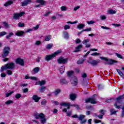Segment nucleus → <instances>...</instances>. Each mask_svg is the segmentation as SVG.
Here are the masks:
<instances>
[{"mask_svg":"<svg viewBox=\"0 0 124 124\" xmlns=\"http://www.w3.org/2000/svg\"><path fill=\"white\" fill-rule=\"evenodd\" d=\"M50 14H51V13L50 12H48L46 13V14H45L44 15V16H45L46 17H47V16H49V15Z\"/></svg>","mask_w":124,"mask_h":124,"instance_id":"obj_63","label":"nucleus"},{"mask_svg":"<svg viewBox=\"0 0 124 124\" xmlns=\"http://www.w3.org/2000/svg\"><path fill=\"white\" fill-rule=\"evenodd\" d=\"M46 102H47V101H46V100L44 99V100H42L41 105H46Z\"/></svg>","mask_w":124,"mask_h":124,"instance_id":"obj_50","label":"nucleus"},{"mask_svg":"<svg viewBox=\"0 0 124 124\" xmlns=\"http://www.w3.org/2000/svg\"><path fill=\"white\" fill-rule=\"evenodd\" d=\"M61 9L62 11H66V10H67V8L66 6H62L61 7Z\"/></svg>","mask_w":124,"mask_h":124,"instance_id":"obj_46","label":"nucleus"},{"mask_svg":"<svg viewBox=\"0 0 124 124\" xmlns=\"http://www.w3.org/2000/svg\"><path fill=\"white\" fill-rule=\"evenodd\" d=\"M100 18L101 20H106V16H101Z\"/></svg>","mask_w":124,"mask_h":124,"instance_id":"obj_55","label":"nucleus"},{"mask_svg":"<svg viewBox=\"0 0 124 124\" xmlns=\"http://www.w3.org/2000/svg\"><path fill=\"white\" fill-rule=\"evenodd\" d=\"M60 83L62 85H63V84H67V81H66V80H65V79L63 78L60 80Z\"/></svg>","mask_w":124,"mask_h":124,"instance_id":"obj_35","label":"nucleus"},{"mask_svg":"<svg viewBox=\"0 0 124 124\" xmlns=\"http://www.w3.org/2000/svg\"><path fill=\"white\" fill-rule=\"evenodd\" d=\"M113 101H114V98H110L107 100V102H108V103H110L111 102H112Z\"/></svg>","mask_w":124,"mask_h":124,"instance_id":"obj_52","label":"nucleus"},{"mask_svg":"<svg viewBox=\"0 0 124 124\" xmlns=\"http://www.w3.org/2000/svg\"><path fill=\"white\" fill-rule=\"evenodd\" d=\"M85 27V24H78L77 26V29H78L79 30L83 29Z\"/></svg>","mask_w":124,"mask_h":124,"instance_id":"obj_33","label":"nucleus"},{"mask_svg":"<svg viewBox=\"0 0 124 124\" xmlns=\"http://www.w3.org/2000/svg\"><path fill=\"white\" fill-rule=\"evenodd\" d=\"M71 83L73 86H77V84H78V79H77V77H74L71 78Z\"/></svg>","mask_w":124,"mask_h":124,"instance_id":"obj_10","label":"nucleus"},{"mask_svg":"<svg viewBox=\"0 0 124 124\" xmlns=\"http://www.w3.org/2000/svg\"><path fill=\"white\" fill-rule=\"evenodd\" d=\"M18 26L19 28H24V27H25V24L19 22Z\"/></svg>","mask_w":124,"mask_h":124,"instance_id":"obj_48","label":"nucleus"},{"mask_svg":"<svg viewBox=\"0 0 124 124\" xmlns=\"http://www.w3.org/2000/svg\"><path fill=\"white\" fill-rule=\"evenodd\" d=\"M124 99V94L117 97L116 99V103H122L123 100Z\"/></svg>","mask_w":124,"mask_h":124,"instance_id":"obj_13","label":"nucleus"},{"mask_svg":"<svg viewBox=\"0 0 124 124\" xmlns=\"http://www.w3.org/2000/svg\"><path fill=\"white\" fill-rule=\"evenodd\" d=\"M83 48V46L82 45H79L78 46L76 47V50L73 51L74 53H77L80 52V49Z\"/></svg>","mask_w":124,"mask_h":124,"instance_id":"obj_18","label":"nucleus"},{"mask_svg":"<svg viewBox=\"0 0 124 124\" xmlns=\"http://www.w3.org/2000/svg\"><path fill=\"white\" fill-rule=\"evenodd\" d=\"M60 93H61V90L60 89H58V90H56L54 91V96H57V95Z\"/></svg>","mask_w":124,"mask_h":124,"instance_id":"obj_37","label":"nucleus"},{"mask_svg":"<svg viewBox=\"0 0 124 124\" xmlns=\"http://www.w3.org/2000/svg\"><path fill=\"white\" fill-rule=\"evenodd\" d=\"M13 103V101L11 100H9L7 101L5 103V104H6V105H9Z\"/></svg>","mask_w":124,"mask_h":124,"instance_id":"obj_42","label":"nucleus"},{"mask_svg":"<svg viewBox=\"0 0 124 124\" xmlns=\"http://www.w3.org/2000/svg\"><path fill=\"white\" fill-rule=\"evenodd\" d=\"M110 112L111 113L110 116H112V115H116V113L118 112V110H115L114 108H111L110 110Z\"/></svg>","mask_w":124,"mask_h":124,"instance_id":"obj_32","label":"nucleus"},{"mask_svg":"<svg viewBox=\"0 0 124 124\" xmlns=\"http://www.w3.org/2000/svg\"><path fill=\"white\" fill-rule=\"evenodd\" d=\"M86 116L84 115H80L78 116V120L79 121H80V124H86V123H87V119H84V118H85Z\"/></svg>","mask_w":124,"mask_h":124,"instance_id":"obj_11","label":"nucleus"},{"mask_svg":"<svg viewBox=\"0 0 124 124\" xmlns=\"http://www.w3.org/2000/svg\"><path fill=\"white\" fill-rule=\"evenodd\" d=\"M15 62L17 64H20V65H21V66H24L25 65V61H24V59H21L20 58H17Z\"/></svg>","mask_w":124,"mask_h":124,"instance_id":"obj_9","label":"nucleus"},{"mask_svg":"<svg viewBox=\"0 0 124 124\" xmlns=\"http://www.w3.org/2000/svg\"><path fill=\"white\" fill-rule=\"evenodd\" d=\"M95 95L96 96V94H94L92 97H89L87 99H86V103H89V102H90L91 104H96V103H97V102H96V100L94 98V96H95Z\"/></svg>","mask_w":124,"mask_h":124,"instance_id":"obj_6","label":"nucleus"},{"mask_svg":"<svg viewBox=\"0 0 124 124\" xmlns=\"http://www.w3.org/2000/svg\"><path fill=\"white\" fill-rule=\"evenodd\" d=\"M62 52V49H59L50 55H46L45 57V61H46V62H49L50 60H52V59L55 58V56H57V55H59V54H61Z\"/></svg>","mask_w":124,"mask_h":124,"instance_id":"obj_4","label":"nucleus"},{"mask_svg":"<svg viewBox=\"0 0 124 124\" xmlns=\"http://www.w3.org/2000/svg\"><path fill=\"white\" fill-rule=\"evenodd\" d=\"M69 29H70V26H69V25H65L64 26V30H69Z\"/></svg>","mask_w":124,"mask_h":124,"instance_id":"obj_54","label":"nucleus"},{"mask_svg":"<svg viewBox=\"0 0 124 124\" xmlns=\"http://www.w3.org/2000/svg\"><path fill=\"white\" fill-rule=\"evenodd\" d=\"M25 33V32L22 31H17L16 33V35L17 36H23V34Z\"/></svg>","mask_w":124,"mask_h":124,"instance_id":"obj_20","label":"nucleus"},{"mask_svg":"<svg viewBox=\"0 0 124 124\" xmlns=\"http://www.w3.org/2000/svg\"><path fill=\"white\" fill-rule=\"evenodd\" d=\"M58 63H60L61 64H65V63H67V62H68V58H65L60 57L59 59L57 60Z\"/></svg>","mask_w":124,"mask_h":124,"instance_id":"obj_7","label":"nucleus"},{"mask_svg":"<svg viewBox=\"0 0 124 124\" xmlns=\"http://www.w3.org/2000/svg\"><path fill=\"white\" fill-rule=\"evenodd\" d=\"M114 106L115 108H117V109H120V108H121V107L120 106H118L117 103L114 104Z\"/></svg>","mask_w":124,"mask_h":124,"instance_id":"obj_56","label":"nucleus"},{"mask_svg":"<svg viewBox=\"0 0 124 124\" xmlns=\"http://www.w3.org/2000/svg\"><path fill=\"white\" fill-rule=\"evenodd\" d=\"M41 99V97H38L37 95H34L32 96V99L33 100H34L35 102H38L39 100Z\"/></svg>","mask_w":124,"mask_h":124,"instance_id":"obj_19","label":"nucleus"},{"mask_svg":"<svg viewBox=\"0 0 124 124\" xmlns=\"http://www.w3.org/2000/svg\"><path fill=\"white\" fill-rule=\"evenodd\" d=\"M10 53V47L9 46H5L3 49V52L2 53V58H3V62H7L9 60V58H6V57L9 55Z\"/></svg>","mask_w":124,"mask_h":124,"instance_id":"obj_1","label":"nucleus"},{"mask_svg":"<svg viewBox=\"0 0 124 124\" xmlns=\"http://www.w3.org/2000/svg\"><path fill=\"white\" fill-rule=\"evenodd\" d=\"M14 68H15V64L13 62H10L2 66L0 71L3 72L5 69H14Z\"/></svg>","mask_w":124,"mask_h":124,"instance_id":"obj_3","label":"nucleus"},{"mask_svg":"<svg viewBox=\"0 0 124 124\" xmlns=\"http://www.w3.org/2000/svg\"><path fill=\"white\" fill-rule=\"evenodd\" d=\"M75 42L76 44H79V43H81V40L80 39H77Z\"/></svg>","mask_w":124,"mask_h":124,"instance_id":"obj_51","label":"nucleus"},{"mask_svg":"<svg viewBox=\"0 0 124 124\" xmlns=\"http://www.w3.org/2000/svg\"><path fill=\"white\" fill-rule=\"evenodd\" d=\"M7 74H8V75H12V72L11 70H7Z\"/></svg>","mask_w":124,"mask_h":124,"instance_id":"obj_61","label":"nucleus"},{"mask_svg":"<svg viewBox=\"0 0 124 124\" xmlns=\"http://www.w3.org/2000/svg\"><path fill=\"white\" fill-rule=\"evenodd\" d=\"M20 97H22V94H20V93H17L15 95V98L16 99H19V98H20Z\"/></svg>","mask_w":124,"mask_h":124,"instance_id":"obj_44","label":"nucleus"},{"mask_svg":"<svg viewBox=\"0 0 124 124\" xmlns=\"http://www.w3.org/2000/svg\"><path fill=\"white\" fill-rule=\"evenodd\" d=\"M99 112L101 114L98 115L97 117L100 119H103V116L105 115V112H106V110H105L104 109H100Z\"/></svg>","mask_w":124,"mask_h":124,"instance_id":"obj_14","label":"nucleus"},{"mask_svg":"<svg viewBox=\"0 0 124 124\" xmlns=\"http://www.w3.org/2000/svg\"><path fill=\"white\" fill-rule=\"evenodd\" d=\"M116 70L120 76L123 78V79H124V73L121 71V70L119 69H116Z\"/></svg>","mask_w":124,"mask_h":124,"instance_id":"obj_25","label":"nucleus"},{"mask_svg":"<svg viewBox=\"0 0 124 124\" xmlns=\"http://www.w3.org/2000/svg\"><path fill=\"white\" fill-rule=\"evenodd\" d=\"M36 2H38V3H41V4L36 5L35 6V7H39L41 5H44L45 4V1L43 0H37L36 1Z\"/></svg>","mask_w":124,"mask_h":124,"instance_id":"obj_17","label":"nucleus"},{"mask_svg":"<svg viewBox=\"0 0 124 124\" xmlns=\"http://www.w3.org/2000/svg\"><path fill=\"white\" fill-rule=\"evenodd\" d=\"M65 69V67L64 66V65H63L61 67V68H60V71L61 74H62V73H64Z\"/></svg>","mask_w":124,"mask_h":124,"instance_id":"obj_30","label":"nucleus"},{"mask_svg":"<svg viewBox=\"0 0 124 124\" xmlns=\"http://www.w3.org/2000/svg\"><path fill=\"white\" fill-rule=\"evenodd\" d=\"M3 25L5 29H8V28H9V25H8V23H7L6 22H3Z\"/></svg>","mask_w":124,"mask_h":124,"instance_id":"obj_40","label":"nucleus"},{"mask_svg":"<svg viewBox=\"0 0 124 124\" xmlns=\"http://www.w3.org/2000/svg\"><path fill=\"white\" fill-rule=\"evenodd\" d=\"M31 2V0H25L23 2H21L20 4L21 6H27L28 4H30Z\"/></svg>","mask_w":124,"mask_h":124,"instance_id":"obj_15","label":"nucleus"},{"mask_svg":"<svg viewBox=\"0 0 124 124\" xmlns=\"http://www.w3.org/2000/svg\"><path fill=\"white\" fill-rule=\"evenodd\" d=\"M46 90V87L42 86L39 90L40 93H44Z\"/></svg>","mask_w":124,"mask_h":124,"instance_id":"obj_36","label":"nucleus"},{"mask_svg":"<svg viewBox=\"0 0 124 124\" xmlns=\"http://www.w3.org/2000/svg\"><path fill=\"white\" fill-rule=\"evenodd\" d=\"M61 106H63L64 107H67V106H70V103L66 102H62L61 104Z\"/></svg>","mask_w":124,"mask_h":124,"instance_id":"obj_29","label":"nucleus"},{"mask_svg":"<svg viewBox=\"0 0 124 124\" xmlns=\"http://www.w3.org/2000/svg\"><path fill=\"white\" fill-rule=\"evenodd\" d=\"M90 42V39L87 38V39H85L83 42L82 43L84 45H85L86 48H90L92 46V45L91 44H87V43H89Z\"/></svg>","mask_w":124,"mask_h":124,"instance_id":"obj_12","label":"nucleus"},{"mask_svg":"<svg viewBox=\"0 0 124 124\" xmlns=\"http://www.w3.org/2000/svg\"><path fill=\"white\" fill-rule=\"evenodd\" d=\"M81 76H82V78H86L87 77V74L82 73V74H81Z\"/></svg>","mask_w":124,"mask_h":124,"instance_id":"obj_62","label":"nucleus"},{"mask_svg":"<svg viewBox=\"0 0 124 124\" xmlns=\"http://www.w3.org/2000/svg\"><path fill=\"white\" fill-rule=\"evenodd\" d=\"M1 77H6V74L4 73H2L0 75Z\"/></svg>","mask_w":124,"mask_h":124,"instance_id":"obj_64","label":"nucleus"},{"mask_svg":"<svg viewBox=\"0 0 124 124\" xmlns=\"http://www.w3.org/2000/svg\"><path fill=\"white\" fill-rule=\"evenodd\" d=\"M40 43H41V42L40 41H36L35 45H37V46H38L39 45H40Z\"/></svg>","mask_w":124,"mask_h":124,"instance_id":"obj_57","label":"nucleus"},{"mask_svg":"<svg viewBox=\"0 0 124 124\" xmlns=\"http://www.w3.org/2000/svg\"><path fill=\"white\" fill-rule=\"evenodd\" d=\"M97 55H100V53L97 52H94L91 54V56H97Z\"/></svg>","mask_w":124,"mask_h":124,"instance_id":"obj_60","label":"nucleus"},{"mask_svg":"<svg viewBox=\"0 0 124 124\" xmlns=\"http://www.w3.org/2000/svg\"><path fill=\"white\" fill-rule=\"evenodd\" d=\"M72 114V111H69V112H66V114L68 117H70L71 116Z\"/></svg>","mask_w":124,"mask_h":124,"instance_id":"obj_59","label":"nucleus"},{"mask_svg":"<svg viewBox=\"0 0 124 124\" xmlns=\"http://www.w3.org/2000/svg\"><path fill=\"white\" fill-rule=\"evenodd\" d=\"M13 0H10L8 1H7L4 4V6H6L7 7L9 5H11V4H13Z\"/></svg>","mask_w":124,"mask_h":124,"instance_id":"obj_23","label":"nucleus"},{"mask_svg":"<svg viewBox=\"0 0 124 124\" xmlns=\"http://www.w3.org/2000/svg\"><path fill=\"white\" fill-rule=\"evenodd\" d=\"M14 33L13 32H11L9 33V34L7 35L6 36V38H7V39H9V38H10V37H11V36H12V35H14Z\"/></svg>","mask_w":124,"mask_h":124,"instance_id":"obj_41","label":"nucleus"},{"mask_svg":"<svg viewBox=\"0 0 124 124\" xmlns=\"http://www.w3.org/2000/svg\"><path fill=\"white\" fill-rule=\"evenodd\" d=\"M24 14V12H21L20 14H14V19L15 20H17V19H19V17H22L23 16V15Z\"/></svg>","mask_w":124,"mask_h":124,"instance_id":"obj_16","label":"nucleus"},{"mask_svg":"<svg viewBox=\"0 0 124 124\" xmlns=\"http://www.w3.org/2000/svg\"><path fill=\"white\" fill-rule=\"evenodd\" d=\"M115 56H116V57L118 58V59H121V60H123V59H124L123 56L119 53H115Z\"/></svg>","mask_w":124,"mask_h":124,"instance_id":"obj_39","label":"nucleus"},{"mask_svg":"<svg viewBox=\"0 0 124 124\" xmlns=\"http://www.w3.org/2000/svg\"><path fill=\"white\" fill-rule=\"evenodd\" d=\"M85 62V59L83 58L79 59L77 62L78 64H82Z\"/></svg>","mask_w":124,"mask_h":124,"instance_id":"obj_31","label":"nucleus"},{"mask_svg":"<svg viewBox=\"0 0 124 124\" xmlns=\"http://www.w3.org/2000/svg\"><path fill=\"white\" fill-rule=\"evenodd\" d=\"M51 39H52V36H51L50 35L46 36L45 37V41H50Z\"/></svg>","mask_w":124,"mask_h":124,"instance_id":"obj_28","label":"nucleus"},{"mask_svg":"<svg viewBox=\"0 0 124 124\" xmlns=\"http://www.w3.org/2000/svg\"><path fill=\"white\" fill-rule=\"evenodd\" d=\"M52 103H54V104H55V105H59V102L57 101H51Z\"/></svg>","mask_w":124,"mask_h":124,"instance_id":"obj_58","label":"nucleus"},{"mask_svg":"<svg viewBox=\"0 0 124 124\" xmlns=\"http://www.w3.org/2000/svg\"><path fill=\"white\" fill-rule=\"evenodd\" d=\"M70 99L73 101L76 99V94H70Z\"/></svg>","mask_w":124,"mask_h":124,"instance_id":"obj_27","label":"nucleus"},{"mask_svg":"<svg viewBox=\"0 0 124 124\" xmlns=\"http://www.w3.org/2000/svg\"><path fill=\"white\" fill-rule=\"evenodd\" d=\"M39 70H40V68L38 67H35L33 69V71L34 72V73H38Z\"/></svg>","mask_w":124,"mask_h":124,"instance_id":"obj_38","label":"nucleus"},{"mask_svg":"<svg viewBox=\"0 0 124 124\" xmlns=\"http://www.w3.org/2000/svg\"><path fill=\"white\" fill-rule=\"evenodd\" d=\"M84 31H92V28H89L88 29H84L81 31V32Z\"/></svg>","mask_w":124,"mask_h":124,"instance_id":"obj_45","label":"nucleus"},{"mask_svg":"<svg viewBox=\"0 0 124 124\" xmlns=\"http://www.w3.org/2000/svg\"><path fill=\"white\" fill-rule=\"evenodd\" d=\"M5 34H7V33L5 31H2L0 32V37H1L2 36H3L4 35H5Z\"/></svg>","mask_w":124,"mask_h":124,"instance_id":"obj_47","label":"nucleus"},{"mask_svg":"<svg viewBox=\"0 0 124 124\" xmlns=\"http://www.w3.org/2000/svg\"><path fill=\"white\" fill-rule=\"evenodd\" d=\"M87 23L88 24V25H93V24H94V23L95 22L93 20H91L89 21H87Z\"/></svg>","mask_w":124,"mask_h":124,"instance_id":"obj_53","label":"nucleus"},{"mask_svg":"<svg viewBox=\"0 0 124 124\" xmlns=\"http://www.w3.org/2000/svg\"><path fill=\"white\" fill-rule=\"evenodd\" d=\"M100 59L101 60H103L104 61H106V62H104L105 64H108L109 65H112L114 64V63H118V61L115 60H113L112 59H108L107 58L100 57Z\"/></svg>","mask_w":124,"mask_h":124,"instance_id":"obj_5","label":"nucleus"},{"mask_svg":"<svg viewBox=\"0 0 124 124\" xmlns=\"http://www.w3.org/2000/svg\"><path fill=\"white\" fill-rule=\"evenodd\" d=\"M87 62L90 63V64H91V65L92 66H96V65L99 63V61L90 59V60L87 61Z\"/></svg>","mask_w":124,"mask_h":124,"instance_id":"obj_8","label":"nucleus"},{"mask_svg":"<svg viewBox=\"0 0 124 124\" xmlns=\"http://www.w3.org/2000/svg\"><path fill=\"white\" fill-rule=\"evenodd\" d=\"M116 13L117 11L113 9H110L108 11V14H110L111 15H112L113 14H116Z\"/></svg>","mask_w":124,"mask_h":124,"instance_id":"obj_24","label":"nucleus"},{"mask_svg":"<svg viewBox=\"0 0 124 124\" xmlns=\"http://www.w3.org/2000/svg\"><path fill=\"white\" fill-rule=\"evenodd\" d=\"M46 81L45 80L39 81L36 82L35 85H40V86H43L45 85Z\"/></svg>","mask_w":124,"mask_h":124,"instance_id":"obj_26","label":"nucleus"},{"mask_svg":"<svg viewBox=\"0 0 124 124\" xmlns=\"http://www.w3.org/2000/svg\"><path fill=\"white\" fill-rule=\"evenodd\" d=\"M53 47V44H48L46 46V49H51Z\"/></svg>","mask_w":124,"mask_h":124,"instance_id":"obj_43","label":"nucleus"},{"mask_svg":"<svg viewBox=\"0 0 124 124\" xmlns=\"http://www.w3.org/2000/svg\"><path fill=\"white\" fill-rule=\"evenodd\" d=\"M98 89L99 90V91H101V90H102L103 89V86L101 84H98L97 85Z\"/></svg>","mask_w":124,"mask_h":124,"instance_id":"obj_49","label":"nucleus"},{"mask_svg":"<svg viewBox=\"0 0 124 124\" xmlns=\"http://www.w3.org/2000/svg\"><path fill=\"white\" fill-rule=\"evenodd\" d=\"M63 36L65 39H68L69 38V34L66 31H63Z\"/></svg>","mask_w":124,"mask_h":124,"instance_id":"obj_21","label":"nucleus"},{"mask_svg":"<svg viewBox=\"0 0 124 124\" xmlns=\"http://www.w3.org/2000/svg\"><path fill=\"white\" fill-rule=\"evenodd\" d=\"M14 93V91H12V92H8V93H5V96L6 97H8L9 96H10L12 94V93Z\"/></svg>","mask_w":124,"mask_h":124,"instance_id":"obj_34","label":"nucleus"},{"mask_svg":"<svg viewBox=\"0 0 124 124\" xmlns=\"http://www.w3.org/2000/svg\"><path fill=\"white\" fill-rule=\"evenodd\" d=\"M74 72L73 71H70L67 72V76L68 77H75V76L74 75Z\"/></svg>","mask_w":124,"mask_h":124,"instance_id":"obj_22","label":"nucleus"},{"mask_svg":"<svg viewBox=\"0 0 124 124\" xmlns=\"http://www.w3.org/2000/svg\"><path fill=\"white\" fill-rule=\"evenodd\" d=\"M34 118L36 119V120H38V119H40L41 124H46V118H45V115L43 113H36L34 115Z\"/></svg>","mask_w":124,"mask_h":124,"instance_id":"obj_2","label":"nucleus"}]
</instances>
